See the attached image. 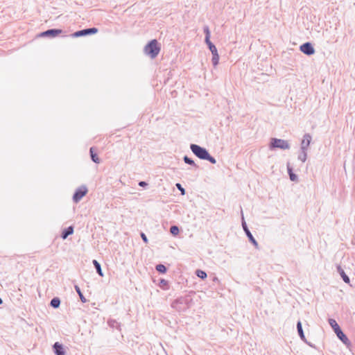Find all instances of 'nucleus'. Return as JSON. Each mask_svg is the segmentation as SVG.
I'll return each mask as SVG.
<instances>
[{
  "label": "nucleus",
  "instance_id": "1",
  "mask_svg": "<svg viewBox=\"0 0 355 355\" xmlns=\"http://www.w3.org/2000/svg\"><path fill=\"white\" fill-rule=\"evenodd\" d=\"M193 304V299L189 295L181 296L171 303V307L178 312H184Z\"/></svg>",
  "mask_w": 355,
  "mask_h": 355
},
{
  "label": "nucleus",
  "instance_id": "2",
  "mask_svg": "<svg viewBox=\"0 0 355 355\" xmlns=\"http://www.w3.org/2000/svg\"><path fill=\"white\" fill-rule=\"evenodd\" d=\"M190 149L192 153L200 159L209 161L211 164H216V159L212 157L208 150L198 144H191Z\"/></svg>",
  "mask_w": 355,
  "mask_h": 355
},
{
  "label": "nucleus",
  "instance_id": "3",
  "mask_svg": "<svg viewBox=\"0 0 355 355\" xmlns=\"http://www.w3.org/2000/svg\"><path fill=\"white\" fill-rule=\"evenodd\" d=\"M329 324L331 327V328L334 329L335 334H336L337 337L347 347L351 345V343L349 340L348 339L347 336L343 333L341 328L337 323V322L332 318H329Z\"/></svg>",
  "mask_w": 355,
  "mask_h": 355
},
{
  "label": "nucleus",
  "instance_id": "4",
  "mask_svg": "<svg viewBox=\"0 0 355 355\" xmlns=\"http://www.w3.org/2000/svg\"><path fill=\"white\" fill-rule=\"evenodd\" d=\"M144 51L146 55L152 59L156 58L160 51V46L157 40H150L144 47Z\"/></svg>",
  "mask_w": 355,
  "mask_h": 355
},
{
  "label": "nucleus",
  "instance_id": "5",
  "mask_svg": "<svg viewBox=\"0 0 355 355\" xmlns=\"http://www.w3.org/2000/svg\"><path fill=\"white\" fill-rule=\"evenodd\" d=\"M270 148L271 150L275 148L287 150L290 148V144L286 140L277 138H272L270 142Z\"/></svg>",
  "mask_w": 355,
  "mask_h": 355
},
{
  "label": "nucleus",
  "instance_id": "6",
  "mask_svg": "<svg viewBox=\"0 0 355 355\" xmlns=\"http://www.w3.org/2000/svg\"><path fill=\"white\" fill-rule=\"evenodd\" d=\"M241 217H242V227L243 229V231L245 232L247 237L248 238L249 241L255 247V248L259 249V244L256 239L254 238L253 235L249 230L247 224L245 223V220L244 219L243 210L241 209Z\"/></svg>",
  "mask_w": 355,
  "mask_h": 355
},
{
  "label": "nucleus",
  "instance_id": "7",
  "mask_svg": "<svg viewBox=\"0 0 355 355\" xmlns=\"http://www.w3.org/2000/svg\"><path fill=\"white\" fill-rule=\"evenodd\" d=\"M97 32H98V28H96L95 27H92V28H85L83 30L76 31L75 33L71 34V36L73 37H79L95 34Z\"/></svg>",
  "mask_w": 355,
  "mask_h": 355
},
{
  "label": "nucleus",
  "instance_id": "8",
  "mask_svg": "<svg viewBox=\"0 0 355 355\" xmlns=\"http://www.w3.org/2000/svg\"><path fill=\"white\" fill-rule=\"evenodd\" d=\"M87 193V189L85 186L78 187L73 196V200L74 202H78Z\"/></svg>",
  "mask_w": 355,
  "mask_h": 355
},
{
  "label": "nucleus",
  "instance_id": "9",
  "mask_svg": "<svg viewBox=\"0 0 355 355\" xmlns=\"http://www.w3.org/2000/svg\"><path fill=\"white\" fill-rule=\"evenodd\" d=\"M300 51L306 55H311L315 53V49L310 42H305L300 46Z\"/></svg>",
  "mask_w": 355,
  "mask_h": 355
},
{
  "label": "nucleus",
  "instance_id": "10",
  "mask_svg": "<svg viewBox=\"0 0 355 355\" xmlns=\"http://www.w3.org/2000/svg\"><path fill=\"white\" fill-rule=\"evenodd\" d=\"M62 32V29L51 28L40 33L41 37H55Z\"/></svg>",
  "mask_w": 355,
  "mask_h": 355
},
{
  "label": "nucleus",
  "instance_id": "11",
  "mask_svg": "<svg viewBox=\"0 0 355 355\" xmlns=\"http://www.w3.org/2000/svg\"><path fill=\"white\" fill-rule=\"evenodd\" d=\"M312 137L310 134L306 133L304 135L303 139L301 141L300 149L307 150L311 144Z\"/></svg>",
  "mask_w": 355,
  "mask_h": 355
},
{
  "label": "nucleus",
  "instance_id": "12",
  "mask_svg": "<svg viewBox=\"0 0 355 355\" xmlns=\"http://www.w3.org/2000/svg\"><path fill=\"white\" fill-rule=\"evenodd\" d=\"M53 350L55 355H65L66 354L63 345L58 342L53 344Z\"/></svg>",
  "mask_w": 355,
  "mask_h": 355
},
{
  "label": "nucleus",
  "instance_id": "13",
  "mask_svg": "<svg viewBox=\"0 0 355 355\" xmlns=\"http://www.w3.org/2000/svg\"><path fill=\"white\" fill-rule=\"evenodd\" d=\"M297 330L298 335H299L300 338L302 339V340H303L304 343L308 344L309 346L312 347V345H311V343H308L306 339V337L304 336V331L302 329V322L300 320L297 322Z\"/></svg>",
  "mask_w": 355,
  "mask_h": 355
},
{
  "label": "nucleus",
  "instance_id": "14",
  "mask_svg": "<svg viewBox=\"0 0 355 355\" xmlns=\"http://www.w3.org/2000/svg\"><path fill=\"white\" fill-rule=\"evenodd\" d=\"M286 166L290 180L293 182H297L298 180V177L293 173V167L291 166L290 163H287Z\"/></svg>",
  "mask_w": 355,
  "mask_h": 355
},
{
  "label": "nucleus",
  "instance_id": "15",
  "mask_svg": "<svg viewBox=\"0 0 355 355\" xmlns=\"http://www.w3.org/2000/svg\"><path fill=\"white\" fill-rule=\"evenodd\" d=\"M89 154L91 157V159L96 164H99L101 162L100 158L98 157L96 152L95 151L94 147H91L89 149Z\"/></svg>",
  "mask_w": 355,
  "mask_h": 355
},
{
  "label": "nucleus",
  "instance_id": "16",
  "mask_svg": "<svg viewBox=\"0 0 355 355\" xmlns=\"http://www.w3.org/2000/svg\"><path fill=\"white\" fill-rule=\"evenodd\" d=\"M73 227L69 226L63 230L61 234V238L62 239H66L69 235L73 234Z\"/></svg>",
  "mask_w": 355,
  "mask_h": 355
},
{
  "label": "nucleus",
  "instance_id": "17",
  "mask_svg": "<svg viewBox=\"0 0 355 355\" xmlns=\"http://www.w3.org/2000/svg\"><path fill=\"white\" fill-rule=\"evenodd\" d=\"M337 270H338V273L340 274V275L341 276L344 282L349 284L350 282L349 277L346 275L344 270L340 266H338L337 267Z\"/></svg>",
  "mask_w": 355,
  "mask_h": 355
},
{
  "label": "nucleus",
  "instance_id": "18",
  "mask_svg": "<svg viewBox=\"0 0 355 355\" xmlns=\"http://www.w3.org/2000/svg\"><path fill=\"white\" fill-rule=\"evenodd\" d=\"M93 264H94V266L96 270V272L101 276V277H103V272L102 271V269H101V266L100 264V263L96 261V259H94L93 261H92Z\"/></svg>",
  "mask_w": 355,
  "mask_h": 355
},
{
  "label": "nucleus",
  "instance_id": "19",
  "mask_svg": "<svg viewBox=\"0 0 355 355\" xmlns=\"http://www.w3.org/2000/svg\"><path fill=\"white\" fill-rule=\"evenodd\" d=\"M60 299L58 297H55L51 300L50 305L54 309H58L60 305Z\"/></svg>",
  "mask_w": 355,
  "mask_h": 355
},
{
  "label": "nucleus",
  "instance_id": "20",
  "mask_svg": "<svg viewBox=\"0 0 355 355\" xmlns=\"http://www.w3.org/2000/svg\"><path fill=\"white\" fill-rule=\"evenodd\" d=\"M211 54H212V59H211L212 64L214 67H216L218 65V62H219V55L218 53V51L212 53Z\"/></svg>",
  "mask_w": 355,
  "mask_h": 355
},
{
  "label": "nucleus",
  "instance_id": "21",
  "mask_svg": "<svg viewBox=\"0 0 355 355\" xmlns=\"http://www.w3.org/2000/svg\"><path fill=\"white\" fill-rule=\"evenodd\" d=\"M74 288H75L76 293H78V295H79L81 302H83V303L86 302L87 300L84 297V295H83V294L80 287L78 285H75L74 286Z\"/></svg>",
  "mask_w": 355,
  "mask_h": 355
},
{
  "label": "nucleus",
  "instance_id": "22",
  "mask_svg": "<svg viewBox=\"0 0 355 355\" xmlns=\"http://www.w3.org/2000/svg\"><path fill=\"white\" fill-rule=\"evenodd\" d=\"M109 326L112 328H116L120 330L121 324L115 320H109L107 322Z\"/></svg>",
  "mask_w": 355,
  "mask_h": 355
},
{
  "label": "nucleus",
  "instance_id": "23",
  "mask_svg": "<svg viewBox=\"0 0 355 355\" xmlns=\"http://www.w3.org/2000/svg\"><path fill=\"white\" fill-rule=\"evenodd\" d=\"M155 269L157 272H159V273H162V274H164L167 271V268L162 263L157 264L155 266Z\"/></svg>",
  "mask_w": 355,
  "mask_h": 355
},
{
  "label": "nucleus",
  "instance_id": "24",
  "mask_svg": "<svg viewBox=\"0 0 355 355\" xmlns=\"http://www.w3.org/2000/svg\"><path fill=\"white\" fill-rule=\"evenodd\" d=\"M205 43L207 44L209 49L210 50V51L212 53L215 52V51H217V49L216 47V46L210 41V39H209L208 40H205Z\"/></svg>",
  "mask_w": 355,
  "mask_h": 355
},
{
  "label": "nucleus",
  "instance_id": "25",
  "mask_svg": "<svg viewBox=\"0 0 355 355\" xmlns=\"http://www.w3.org/2000/svg\"><path fill=\"white\" fill-rule=\"evenodd\" d=\"M160 288L164 290H168L169 288L168 282L164 279H161L159 284Z\"/></svg>",
  "mask_w": 355,
  "mask_h": 355
},
{
  "label": "nucleus",
  "instance_id": "26",
  "mask_svg": "<svg viewBox=\"0 0 355 355\" xmlns=\"http://www.w3.org/2000/svg\"><path fill=\"white\" fill-rule=\"evenodd\" d=\"M307 158V150H301V153L298 155V159L302 162H305Z\"/></svg>",
  "mask_w": 355,
  "mask_h": 355
},
{
  "label": "nucleus",
  "instance_id": "27",
  "mask_svg": "<svg viewBox=\"0 0 355 355\" xmlns=\"http://www.w3.org/2000/svg\"><path fill=\"white\" fill-rule=\"evenodd\" d=\"M183 160H184V162L186 164H189V165L193 166H195V167H196V168H198V166L196 164V163L194 162V161H193L191 158L189 157H188V156H187V155L184 156V157H183Z\"/></svg>",
  "mask_w": 355,
  "mask_h": 355
},
{
  "label": "nucleus",
  "instance_id": "28",
  "mask_svg": "<svg viewBox=\"0 0 355 355\" xmlns=\"http://www.w3.org/2000/svg\"><path fill=\"white\" fill-rule=\"evenodd\" d=\"M196 275H197V277L202 279H205L207 277V273L205 271L200 269L196 270Z\"/></svg>",
  "mask_w": 355,
  "mask_h": 355
},
{
  "label": "nucleus",
  "instance_id": "29",
  "mask_svg": "<svg viewBox=\"0 0 355 355\" xmlns=\"http://www.w3.org/2000/svg\"><path fill=\"white\" fill-rule=\"evenodd\" d=\"M170 232H171V234L172 235L176 236V235H178L179 234L180 229H179V227L177 225H172L170 227Z\"/></svg>",
  "mask_w": 355,
  "mask_h": 355
},
{
  "label": "nucleus",
  "instance_id": "30",
  "mask_svg": "<svg viewBox=\"0 0 355 355\" xmlns=\"http://www.w3.org/2000/svg\"><path fill=\"white\" fill-rule=\"evenodd\" d=\"M203 30H204V33L205 34V40H208L209 39H210V35H211L209 28L207 26H204Z\"/></svg>",
  "mask_w": 355,
  "mask_h": 355
},
{
  "label": "nucleus",
  "instance_id": "31",
  "mask_svg": "<svg viewBox=\"0 0 355 355\" xmlns=\"http://www.w3.org/2000/svg\"><path fill=\"white\" fill-rule=\"evenodd\" d=\"M177 189L180 191L181 194L182 195H184L185 194V189L182 187V186L181 185V184L180 183H177L175 184Z\"/></svg>",
  "mask_w": 355,
  "mask_h": 355
},
{
  "label": "nucleus",
  "instance_id": "32",
  "mask_svg": "<svg viewBox=\"0 0 355 355\" xmlns=\"http://www.w3.org/2000/svg\"><path fill=\"white\" fill-rule=\"evenodd\" d=\"M141 237L145 243H148V238L144 232H141Z\"/></svg>",
  "mask_w": 355,
  "mask_h": 355
},
{
  "label": "nucleus",
  "instance_id": "33",
  "mask_svg": "<svg viewBox=\"0 0 355 355\" xmlns=\"http://www.w3.org/2000/svg\"><path fill=\"white\" fill-rule=\"evenodd\" d=\"M138 184L141 187H144L148 185V184L144 181H140Z\"/></svg>",
  "mask_w": 355,
  "mask_h": 355
},
{
  "label": "nucleus",
  "instance_id": "34",
  "mask_svg": "<svg viewBox=\"0 0 355 355\" xmlns=\"http://www.w3.org/2000/svg\"><path fill=\"white\" fill-rule=\"evenodd\" d=\"M214 281H218V278H217V277H215L214 278Z\"/></svg>",
  "mask_w": 355,
  "mask_h": 355
},
{
  "label": "nucleus",
  "instance_id": "35",
  "mask_svg": "<svg viewBox=\"0 0 355 355\" xmlns=\"http://www.w3.org/2000/svg\"><path fill=\"white\" fill-rule=\"evenodd\" d=\"M3 303V300H1V298L0 297V305Z\"/></svg>",
  "mask_w": 355,
  "mask_h": 355
}]
</instances>
